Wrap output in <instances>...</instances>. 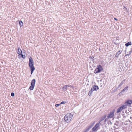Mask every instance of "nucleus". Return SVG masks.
<instances>
[{
    "instance_id": "f257e3e1",
    "label": "nucleus",
    "mask_w": 132,
    "mask_h": 132,
    "mask_svg": "<svg viewBox=\"0 0 132 132\" xmlns=\"http://www.w3.org/2000/svg\"><path fill=\"white\" fill-rule=\"evenodd\" d=\"M29 66L30 68L31 74H32L35 68L34 66V62L33 60L31 57H30L29 59Z\"/></svg>"
},
{
    "instance_id": "f03ea898",
    "label": "nucleus",
    "mask_w": 132,
    "mask_h": 132,
    "mask_svg": "<svg viewBox=\"0 0 132 132\" xmlns=\"http://www.w3.org/2000/svg\"><path fill=\"white\" fill-rule=\"evenodd\" d=\"M72 116V115L71 113L66 114L64 117V120L67 122H69L71 120Z\"/></svg>"
},
{
    "instance_id": "7ed1b4c3",
    "label": "nucleus",
    "mask_w": 132,
    "mask_h": 132,
    "mask_svg": "<svg viewBox=\"0 0 132 132\" xmlns=\"http://www.w3.org/2000/svg\"><path fill=\"white\" fill-rule=\"evenodd\" d=\"M103 70L102 66L100 65H98L94 71V73H99Z\"/></svg>"
},
{
    "instance_id": "20e7f679",
    "label": "nucleus",
    "mask_w": 132,
    "mask_h": 132,
    "mask_svg": "<svg viewBox=\"0 0 132 132\" xmlns=\"http://www.w3.org/2000/svg\"><path fill=\"white\" fill-rule=\"evenodd\" d=\"M125 105L126 106V108H127V106L129 107L131 106V104H132V100H128L126 101L125 103Z\"/></svg>"
},
{
    "instance_id": "39448f33",
    "label": "nucleus",
    "mask_w": 132,
    "mask_h": 132,
    "mask_svg": "<svg viewBox=\"0 0 132 132\" xmlns=\"http://www.w3.org/2000/svg\"><path fill=\"white\" fill-rule=\"evenodd\" d=\"M36 80L35 79H34L32 80L31 81V86L29 87V88L31 90H32L33 89L35 84Z\"/></svg>"
},
{
    "instance_id": "423d86ee",
    "label": "nucleus",
    "mask_w": 132,
    "mask_h": 132,
    "mask_svg": "<svg viewBox=\"0 0 132 132\" xmlns=\"http://www.w3.org/2000/svg\"><path fill=\"white\" fill-rule=\"evenodd\" d=\"M114 110L112 112H110L108 115L107 116V118L105 119L104 121V122L106 121L107 119L108 118H111L113 117L114 116Z\"/></svg>"
},
{
    "instance_id": "0eeeda50",
    "label": "nucleus",
    "mask_w": 132,
    "mask_h": 132,
    "mask_svg": "<svg viewBox=\"0 0 132 132\" xmlns=\"http://www.w3.org/2000/svg\"><path fill=\"white\" fill-rule=\"evenodd\" d=\"M126 109V106L123 105L118 109L117 113H119L120 112L123 110L125 109Z\"/></svg>"
},
{
    "instance_id": "6e6552de",
    "label": "nucleus",
    "mask_w": 132,
    "mask_h": 132,
    "mask_svg": "<svg viewBox=\"0 0 132 132\" xmlns=\"http://www.w3.org/2000/svg\"><path fill=\"white\" fill-rule=\"evenodd\" d=\"M100 123H97L95 125L94 127L93 128L92 130L93 131H97L96 129L99 126Z\"/></svg>"
},
{
    "instance_id": "1a4fd4ad",
    "label": "nucleus",
    "mask_w": 132,
    "mask_h": 132,
    "mask_svg": "<svg viewBox=\"0 0 132 132\" xmlns=\"http://www.w3.org/2000/svg\"><path fill=\"white\" fill-rule=\"evenodd\" d=\"M95 122H94V123L92 125H91V126L89 127H87L84 130V132H87L91 128L93 125L94 124Z\"/></svg>"
},
{
    "instance_id": "9d476101",
    "label": "nucleus",
    "mask_w": 132,
    "mask_h": 132,
    "mask_svg": "<svg viewBox=\"0 0 132 132\" xmlns=\"http://www.w3.org/2000/svg\"><path fill=\"white\" fill-rule=\"evenodd\" d=\"M93 91L97 90L99 89L98 86L96 85H93L91 88Z\"/></svg>"
},
{
    "instance_id": "9b49d317",
    "label": "nucleus",
    "mask_w": 132,
    "mask_h": 132,
    "mask_svg": "<svg viewBox=\"0 0 132 132\" xmlns=\"http://www.w3.org/2000/svg\"><path fill=\"white\" fill-rule=\"evenodd\" d=\"M121 52L122 51H119L118 52H117L116 55L115 57H118L119 55L121 54Z\"/></svg>"
},
{
    "instance_id": "f8f14e48",
    "label": "nucleus",
    "mask_w": 132,
    "mask_h": 132,
    "mask_svg": "<svg viewBox=\"0 0 132 132\" xmlns=\"http://www.w3.org/2000/svg\"><path fill=\"white\" fill-rule=\"evenodd\" d=\"M131 45V42H129L125 44V45L126 47H128L129 45Z\"/></svg>"
},
{
    "instance_id": "ddd939ff",
    "label": "nucleus",
    "mask_w": 132,
    "mask_h": 132,
    "mask_svg": "<svg viewBox=\"0 0 132 132\" xmlns=\"http://www.w3.org/2000/svg\"><path fill=\"white\" fill-rule=\"evenodd\" d=\"M20 55H21V57L22 58H23V59H24L25 58V57H26V56H25V53L24 52H23V54H22V53H21V54H20Z\"/></svg>"
},
{
    "instance_id": "4468645a",
    "label": "nucleus",
    "mask_w": 132,
    "mask_h": 132,
    "mask_svg": "<svg viewBox=\"0 0 132 132\" xmlns=\"http://www.w3.org/2000/svg\"><path fill=\"white\" fill-rule=\"evenodd\" d=\"M128 88V86H126L121 91V92H123L126 90H127Z\"/></svg>"
},
{
    "instance_id": "2eb2a0df",
    "label": "nucleus",
    "mask_w": 132,
    "mask_h": 132,
    "mask_svg": "<svg viewBox=\"0 0 132 132\" xmlns=\"http://www.w3.org/2000/svg\"><path fill=\"white\" fill-rule=\"evenodd\" d=\"M22 51H21V49L20 48H18V51L17 52V53L20 55V54H21V53H22Z\"/></svg>"
},
{
    "instance_id": "dca6fc26",
    "label": "nucleus",
    "mask_w": 132,
    "mask_h": 132,
    "mask_svg": "<svg viewBox=\"0 0 132 132\" xmlns=\"http://www.w3.org/2000/svg\"><path fill=\"white\" fill-rule=\"evenodd\" d=\"M93 91V90L92 89H91L89 91L88 95H89V96H91L92 94V93Z\"/></svg>"
},
{
    "instance_id": "f3484780",
    "label": "nucleus",
    "mask_w": 132,
    "mask_h": 132,
    "mask_svg": "<svg viewBox=\"0 0 132 132\" xmlns=\"http://www.w3.org/2000/svg\"><path fill=\"white\" fill-rule=\"evenodd\" d=\"M19 24L20 27L22 26L23 25V22L21 21H19Z\"/></svg>"
},
{
    "instance_id": "a211bd4d",
    "label": "nucleus",
    "mask_w": 132,
    "mask_h": 132,
    "mask_svg": "<svg viewBox=\"0 0 132 132\" xmlns=\"http://www.w3.org/2000/svg\"><path fill=\"white\" fill-rule=\"evenodd\" d=\"M68 87V86H67V85H65L63 87L62 89L64 90H65V91H66L67 89V88Z\"/></svg>"
},
{
    "instance_id": "6ab92c4d",
    "label": "nucleus",
    "mask_w": 132,
    "mask_h": 132,
    "mask_svg": "<svg viewBox=\"0 0 132 132\" xmlns=\"http://www.w3.org/2000/svg\"><path fill=\"white\" fill-rule=\"evenodd\" d=\"M125 80L123 81L120 84V85L121 86V85L124 83Z\"/></svg>"
},
{
    "instance_id": "aec40b11",
    "label": "nucleus",
    "mask_w": 132,
    "mask_h": 132,
    "mask_svg": "<svg viewBox=\"0 0 132 132\" xmlns=\"http://www.w3.org/2000/svg\"><path fill=\"white\" fill-rule=\"evenodd\" d=\"M65 103H66L65 101H63L61 102L60 104H64Z\"/></svg>"
},
{
    "instance_id": "412c9836",
    "label": "nucleus",
    "mask_w": 132,
    "mask_h": 132,
    "mask_svg": "<svg viewBox=\"0 0 132 132\" xmlns=\"http://www.w3.org/2000/svg\"><path fill=\"white\" fill-rule=\"evenodd\" d=\"M123 8H125V9L126 10V11L127 12H128V11L127 10V9L125 6H124Z\"/></svg>"
},
{
    "instance_id": "4be33fe9",
    "label": "nucleus",
    "mask_w": 132,
    "mask_h": 132,
    "mask_svg": "<svg viewBox=\"0 0 132 132\" xmlns=\"http://www.w3.org/2000/svg\"><path fill=\"white\" fill-rule=\"evenodd\" d=\"M11 95L12 97L14 96V93L13 92L11 93Z\"/></svg>"
},
{
    "instance_id": "5701e85b",
    "label": "nucleus",
    "mask_w": 132,
    "mask_h": 132,
    "mask_svg": "<svg viewBox=\"0 0 132 132\" xmlns=\"http://www.w3.org/2000/svg\"><path fill=\"white\" fill-rule=\"evenodd\" d=\"M60 105V104H56L55 105V106L56 107H58Z\"/></svg>"
},
{
    "instance_id": "b1692460",
    "label": "nucleus",
    "mask_w": 132,
    "mask_h": 132,
    "mask_svg": "<svg viewBox=\"0 0 132 132\" xmlns=\"http://www.w3.org/2000/svg\"><path fill=\"white\" fill-rule=\"evenodd\" d=\"M89 58L91 59H94V57H93V56H89Z\"/></svg>"
},
{
    "instance_id": "393cba45",
    "label": "nucleus",
    "mask_w": 132,
    "mask_h": 132,
    "mask_svg": "<svg viewBox=\"0 0 132 132\" xmlns=\"http://www.w3.org/2000/svg\"><path fill=\"white\" fill-rule=\"evenodd\" d=\"M105 119L103 117H102L101 118V121Z\"/></svg>"
},
{
    "instance_id": "a878e982",
    "label": "nucleus",
    "mask_w": 132,
    "mask_h": 132,
    "mask_svg": "<svg viewBox=\"0 0 132 132\" xmlns=\"http://www.w3.org/2000/svg\"><path fill=\"white\" fill-rule=\"evenodd\" d=\"M132 51V48H131V50L129 52V54L130 55L131 54Z\"/></svg>"
},
{
    "instance_id": "bb28decb",
    "label": "nucleus",
    "mask_w": 132,
    "mask_h": 132,
    "mask_svg": "<svg viewBox=\"0 0 132 132\" xmlns=\"http://www.w3.org/2000/svg\"><path fill=\"white\" fill-rule=\"evenodd\" d=\"M106 115H104L103 116V118H104L105 119V118L106 117Z\"/></svg>"
},
{
    "instance_id": "cd10ccee",
    "label": "nucleus",
    "mask_w": 132,
    "mask_h": 132,
    "mask_svg": "<svg viewBox=\"0 0 132 132\" xmlns=\"http://www.w3.org/2000/svg\"><path fill=\"white\" fill-rule=\"evenodd\" d=\"M68 86V87H71L72 86L71 85H67Z\"/></svg>"
},
{
    "instance_id": "c85d7f7f",
    "label": "nucleus",
    "mask_w": 132,
    "mask_h": 132,
    "mask_svg": "<svg viewBox=\"0 0 132 132\" xmlns=\"http://www.w3.org/2000/svg\"><path fill=\"white\" fill-rule=\"evenodd\" d=\"M121 86L119 84V85H118V87H117V88H119Z\"/></svg>"
},
{
    "instance_id": "c756f323",
    "label": "nucleus",
    "mask_w": 132,
    "mask_h": 132,
    "mask_svg": "<svg viewBox=\"0 0 132 132\" xmlns=\"http://www.w3.org/2000/svg\"><path fill=\"white\" fill-rule=\"evenodd\" d=\"M114 19L116 20V21H117L118 20L116 18H114Z\"/></svg>"
},
{
    "instance_id": "7c9ffc66",
    "label": "nucleus",
    "mask_w": 132,
    "mask_h": 132,
    "mask_svg": "<svg viewBox=\"0 0 132 132\" xmlns=\"http://www.w3.org/2000/svg\"><path fill=\"white\" fill-rule=\"evenodd\" d=\"M130 55V54H126L125 55V56H129Z\"/></svg>"
},
{
    "instance_id": "2f4dec72",
    "label": "nucleus",
    "mask_w": 132,
    "mask_h": 132,
    "mask_svg": "<svg viewBox=\"0 0 132 132\" xmlns=\"http://www.w3.org/2000/svg\"><path fill=\"white\" fill-rule=\"evenodd\" d=\"M130 119H132V117H130Z\"/></svg>"
},
{
    "instance_id": "473e14b6",
    "label": "nucleus",
    "mask_w": 132,
    "mask_h": 132,
    "mask_svg": "<svg viewBox=\"0 0 132 132\" xmlns=\"http://www.w3.org/2000/svg\"><path fill=\"white\" fill-rule=\"evenodd\" d=\"M128 121L129 122H131L130 121V120H129Z\"/></svg>"
},
{
    "instance_id": "72a5a7b5",
    "label": "nucleus",
    "mask_w": 132,
    "mask_h": 132,
    "mask_svg": "<svg viewBox=\"0 0 132 132\" xmlns=\"http://www.w3.org/2000/svg\"><path fill=\"white\" fill-rule=\"evenodd\" d=\"M126 117L125 116H124L123 117V118H125Z\"/></svg>"
}]
</instances>
